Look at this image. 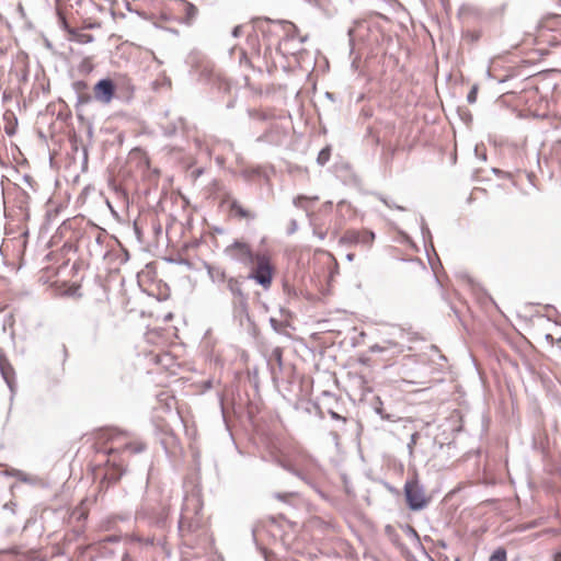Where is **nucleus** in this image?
I'll use <instances>...</instances> for the list:
<instances>
[{"label": "nucleus", "instance_id": "nucleus-28", "mask_svg": "<svg viewBox=\"0 0 561 561\" xmlns=\"http://www.w3.org/2000/svg\"><path fill=\"white\" fill-rule=\"evenodd\" d=\"M314 234L318 236L320 240H323L327 233L324 231L314 230Z\"/></svg>", "mask_w": 561, "mask_h": 561}, {"label": "nucleus", "instance_id": "nucleus-17", "mask_svg": "<svg viewBox=\"0 0 561 561\" xmlns=\"http://www.w3.org/2000/svg\"><path fill=\"white\" fill-rule=\"evenodd\" d=\"M94 99L93 95H91L89 92L79 93L77 94V103L76 106L79 107L81 105H85L92 102Z\"/></svg>", "mask_w": 561, "mask_h": 561}, {"label": "nucleus", "instance_id": "nucleus-9", "mask_svg": "<svg viewBox=\"0 0 561 561\" xmlns=\"http://www.w3.org/2000/svg\"><path fill=\"white\" fill-rule=\"evenodd\" d=\"M229 209L231 215L238 219L252 221L257 217L255 211L244 208L237 199H231Z\"/></svg>", "mask_w": 561, "mask_h": 561}, {"label": "nucleus", "instance_id": "nucleus-22", "mask_svg": "<svg viewBox=\"0 0 561 561\" xmlns=\"http://www.w3.org/2000/svg\"><path fill=\"white\" fill-rule=\"evenodd\" d=\"M328 413L331 415V417L335 421H346L345 417L341 416L337 412H335L333 409L328 408Z\"/></svg>", "mask_w": 561, "mask_h": 561}, {"label": "nucleus", "instance_id": "nucleus-26", "mask_svg": "<svg viewBox=\"0 0 561 561\" xmlns=\"http://www.w3.org/2000/svg\"><path fill=\"white\" fill-rule=\"evenodd\" d=\"M274 496H275V499H277L279 501H286V499L291 496V494L290 493H275Z\"/></svg>", "mask_w": 561, "mask_h": 561}, {"label": "nucleus", "instance_id": "nucleus-29", "mask_svg": "<svg viewBox=\"0 0 561 561\" xmlns=\"http://www.w3.org/2000/svg\"><path fill=\"white\" fill-rule=\"evenodd\" d=\"M416 437H417V434H416V433H414V434H412V435H411V442H410V444H409V447H410V448L412 447V445H414V444L416 443Z\"/></svg>", "mask_w": 561, "mask_h": 561}, {"label": "nucleus", "instance_id": "nucleus-6", "mask_svg": "<svg viewBox=\"0 0 561 561\" xmlns=\"http://www.w3.org/2000/svg\"><path fill=\"white\" fill-rule=\"evenodd\" d=\"M375 240V233L370 230H355L351 229L344 232L340 238V243L347 245H363L370 248Z\"/></svg>", "mask_w": 561, "mask_h": 561}, {"label": "nucleus", "instance_id": "nucleus-23", "mask_svg": "<svg viewBox=\"0 0 561 561\" xmlns=\"http://www.w3.org/2000/svg\"><path fill=\"white\" fill-rule=\"evenodd\" d=\"M126 448L130 449L133 453H141L145 449V445H142V444H138V445L128 444V445H126Z\"/></svg>", "mask_w": 561, "mask_h": 561}, {"label": "nucleus", "instance_id": "nucleus-31", "mask_svg": "<svg viewBox=\"0 0 561 561\" xmlns=\"http://www.w3.org/2000/svg\"><path fill=\"white\" fill-rule=\"evenodd\" d=\"M354 257H355V254H354V253H348V254L346 255V260H347V261H350V262H352V261L354 260Z\"/></svg>", "mask_w": 561, "mask_h": 561}, {"label": "nucleus", "instance_id": "nucleus-24", "mask_svg": "<svg viewBox=\"0 0 561 561\" xmlns=\"http://www.w3.org/2000/svg\"><path fill=\"white\" fill-rule=\"evenodd\" d=\"M273 357L278 362V364H282V350L279 347H276L272 352Z\"/></svg>", "mask_w": 561, "mask_h": 561}, {"label": "nucleus", "instance_id": "nucleus-38", "mask_svg": "<svg viewBox=\"0 0 561 561\" xmlns=\"http://www.w3.org/2000/svg\"><path fill=\"white\" fill-rule=\"evenodd\" d=\"M410 531H411L414 536H417V534H416L415 529H413V528H411V527H410Z\"/></svg>", "mask_w": 561, "mask_h": 561}, {"label": "nucleus", "instance_id": "nucleus-16", "mask_svg": "<svg viewBox=\"0 0 561 561\" xmlns=\"http://www.w3.org/2000/svg\"><path fill=\"white\" fill-rule=\"evenodd\" d=\"M507 560V553L504 548H497L492 552V554L489 558V561H506Z\"/></svg>", "mask_w": 561, "mask_h": 561}, {"label": "nucleus", "instance_id": "nucleus-4", "mask_svg": "<svg viewBox=\"0 0 561 561\" xmlns=\"http://www.w3.org/2000/svg\"><path fill=\"white\" fill-rule=\"evenodd\" d=\"M404 494L407 504L412 511H421L428 504V499L425 496V490L417 480H410L405 482Z\"/></svg>", "mask_w": 561, "mask_h": 561}, {"label": "nucleus", "instance_id": "nucleus-36", "mask_svg": "<svg viewBox=\"0 0 561 561\" xmlns=\"http://www.w3.org/2000/svg\"><path fill=\"white\" fill-rule=\"evenodd\" d=\"M317 408H318V409H319V411H320V416H321V417H324L325 415H324V412H323L322 408H320V407H317Z\"/></svg>", "mask_w": 561, "mask_h": 561}, {"label": "nucleus", "instance_id": "nucleus-34", "mask_svg": "<svg viewBox=\"0 0 561 561\" xmlns=\"http://www.w3.org/2000/svg\"><path fill=\"white\" fill-rule=\"evenodd\" d=\"M8 248H9V244L4 243V241L2 240V255L4 254V250H7Z\"/></svg>", "mask_w": 561, "mask_h": 561}, {"label": "nucleus", "instance_id": "nucleus-10", "mask_svg": "<svg viewBox=\"0 0 561 561\" xmlns=\"http://www.w3.org/2000/svg\"><path fill=\"white\" fill-rule=\"evenodd\" d=\"M206 271H207V274H208L210 280L214 284H221V283L226 284V282L230 277L227 275L226 271L220 266L206 264Z\"/></svg>", "mask_w": 561, "mask_h": 561}, {"label": "nucleus", "instance_id": "nucleus-32", "mask_svg": "<svg viewBox=\"0 0 561 561\" xmlns=\"http://www.w3.org/2000/svg\"><path fill=\"white\" fill-rule=\"evenodd\" d=\"M266 138H267V134H264V135H262V136L257 137V139H256V140H257V141H265V140H266Z\"/></svg>", "mask_w": 561, "mask_h": 561}, {"label": "nucleus", "instance_id": "nucleus-25", "mask_svg": "<svg viewBox=\"0 0 561 561\" xmlns=\"http://www.w3.org/2000/svg\"><path fill=\"white\" fill-rule=\"evenodd\" d=\"M297 228H298L297 221L295 219H291L290 224H289L288 233L291 234V233L296 232Z\"/></svg>", "mask_w": 561, "mask_h": 561}, {"label": "nucleus", "instance_id": "nucleus-30", "mask_svg": "<svg viewBox=\"0 0 561 561\" xmlns=\"http://www.w3.org/2000/svg\"><path fill=\"white\" fill-rule=\"evenodd\" d=\"M105 541H108V542H115L117 541V538L115 536H110L105 539Z\"/></svg>", "mask_w": 561, "mask_h": 561}, {"label": "nucleus", "instance_id": "nucleus-40", "mask_svg": "<svg viewBox=\"0 0 561 561\" xmlns=\"http://www.w3.org/2000/svg\"><path fill=\"white\" fill-rule=\"evenodd\" d=\"M229 422H226L227 428L230 431Z\"/></svg>", "mask_w": 561, "mask_h": 561}, {"label": "nucleus", "instance_id": "nucleus-14", "mask_svg": "<svg viewBox=\"0 0 561 561\" xmlns=\"http://www.w3.org/2000/svg\"><path fill=\"white\" fill-rule=\"evenodd\" d=\"M182 2L184 4L185 10L184 21L185 23L191 24L197 15V8L193 3H190L185 0H182Z\"/></svg>", "mask_w": 561, "mask_h": 561}, {"label": "nucleus", "instance_id": "nucleus-37", "mask_svg": "<svg viewBox=\"0 0 561 561\" xmlns=\"http://www.w3.org/2000/svg\"><path fill=\"white\" fill-rule=\"evenodd\" d=\"M556 561H561V552L556 554Z\"/></svg>", "mask_w": 561, "mask_h": 561}, {"label": "nucleus", "instance_id": "nucleus-33", "mask_svg": "<svg viewBox=\"0 0 561 561\" xmlns=\"http://www.w3.org/2000/svg\"><path fill=\"white\" fill-rule=\"evenodd\" d=\"M16 474L19 476V478H20L22 481H26V480H27V479H26V477H25V474H23L22 472H20V471H19Z\"/></svg>", "mask_w": 561, "mask_h": 561}, {"label": "nucleus", "instance_id": "nucleus-35", "mask_svg": "<svg viewBox=\"0 0 561 561\" xmlns=\"http://www.w3.org/2000/svg\"><path fill=\"white\" fill-rule=\"evenodd\" d=\"M353 33H354V28H350V30H348V32H347V34H348V36H350V38H351V39H352V37H353Z\"/></svg>", "mask_w": 561, "mask_h": 561}, {"label": "nucleus", "instance_id": "nucleus-5", "mask_svg": "<svg viewBox=\"0 0 561 561\" xmlns=\"http://www.w3.org/2000/svg\"><path fill=\"white\" fill-rule=\"evenodd\" d=\"M225 253L233 261L244 266H252L259 254L253 253L251 247L247 242L234 241L225 249Z\"/></svg>", "mask_w": 561, "mask_h": 561}, {"label": "nucleus", "instance_id": "nucleus-21", "mask_svg": "<svg viewBox=\"0 0 561 561\" xmlns=\"http://www.w3.org/2000/svg\"><path fill=\"white\" fill-rule=\"evenodd\" d=\"M379 199L389 208H396L398 210H405L404 207L397 205L394 203L389 202L386 197L379 195Z\"/></svg>", "mask_w": 561, "mask_h": 561}, {"label": "nucleus", "instance_id": "nucleus-19", "mask_svg": "<svg viewBox=\"0 0 561 561\" xmlns=\"http://www.w3.org/2000/svg\"><path fill=\"white\" fill-rule=\"evenodd\" d=\"M72 89L75 90L76 94L88 92L89 85L83 80H78L72 83Z\"/></svg>", "mask_w": 561, "mask_h": 561}, {"label": "nucleus", "instance_id": "nucleus-15", "mask_svg": "<svg viewBox=\"0 0 561 561\" xmlns=\"http://www.w3.org/2000/svg\"><path fill=\"white\" fill-rule=\"evenodd\" d=\"M373 408L377 415L381 419H389V414L385 412L383 403L380 401L379 397L374 398Z\"/></svg>", "mask_w": 561, "mask_h": 561}, {"label": "nucleus", "instance_id": "nucleus-18", "mask_svg": "<svg viewBox=\"0 0 561 561\" xmlns=\"http://www.w3.org/2000/svg\"><path fill=\"white\" fill-rule=\"evenodd\" d=\"M330 157H331V148L325 147L319 152L317 162L320 165H324L330 160Z\"/></svg>", "mask_w": 561, "mask_h": 561}, {"label": "nucleus", "instance_id": "nucleus-2", "mask_svg": "<svg viewBox=\"0 0 561 561\" xmlns=\"http://www.w3.org/2000/svg\"><path fill=\"white\" fill-rule=\"evenodd\" d=\"M202 504L198 499L186 497L179 519V531L182 536L192 534L202 527Z\"/></svg>", "mask_w": 561, "mask_h": 561}, {"label": "nucleus", "instance_id": "nucleus-11", "mask_svg": "<svg viewBox=\"0 0 561 561\" xmlns=\"http://www.w3.org/2000/svg\"><path fill=\"white\" fill-rule=\"evenodd\" d=\"M2 119L5 122L4 130L9 136H12L16 131L18 127V118L15 117L14 113L11 111H5L2 114Z\"/></svg>", "mask_w": 561, "mask_h": 561}, {"label": "nucleus", "instance_id": "nucleus-3", "mask_svg": "<svg viewBox=\"0 0 561 561\" xmlns=\"http://www.w3.org/2000/svg\"><path fill=\"white\" fill-rule=\"evenodd\" d=\"M255 266L251 270L247 279H253L264 289H268L272 285L274 267L268 256L264 254L257 255L254 260Z\"/></svg>", "mask_w": 561, "mask_h": 561}, {"label": "nucleus", "instance_id": "nucleus-13", "mask_svg": "<svg viewBox=\"0 0 561 561\" xmlns=\"http://www.w3.org/2000/svg\"><path fill=\"white\" fill-rule=\"evenodd\" d=\"M270 324L276 333L286 335V336L289 335L287 332V328L289 327V321L287 319L278 320L274 317H271Z\"/></svg>", "mask_w": 561, "mask_h": 561}, {"label": "nucleus", "instance_id": "nucleus-12", "mask_svg": "<svg viewBox=\"0 0 561 561\" xmlns=\"http://www.w3.org/2000/svg\"><path fill=\"white\" fill-rule=\"evenodd\" d=\"M11 370H12V368H11L10 364L2 356V368H1L2 379L5 381L10 391L13 393L14 387H15V381H14V378L11 376Z\"/></svg>", "mask_w": 561, "mask_h": 561}, {"label": "nucleus", "instance_id": "nucleus-8", "mask_svg": "<svg viewBox=\"0 0 561 561\" xmlns=\"http://www.w3.org/2000/svg\"><path fill=\"white\" fill-rule=\"evenodd\" d=\"M348 381L351 387L357 391L359 398L371 391L368 380L362 374H350Z\"/></svg>", "mask_w": 561, "mask_h": 561}, {"label": "nucleus", "instance_id": "nucleus-39", "mask_svg": "<svg viewBox=\"0 0 561 561\" xmlns=\"http://www.w3.org/2000/svg\"><path fill=\"white\" fill-rule=\"evenodd\" d=\"M280 312L288 314V311H285L284 309H280Z\"/></svg>", "mask_w": 561, "mask_h": 561}, {"label": "nucleus", "instance_id": "nucleus-20", "mask_svg": "<svg viewBox=\"0 0 561 561\" xmlns=\"http://www.w3.org/2000/svg\"><path fill=\"white\" fill-rule=\"evenodd\" d=\"M478 85H473L467 95L468 103L472 104L477 101Z\"/></svg>", "mask_w": 561, "mask_h": 561}, {"label": "nucleus", "instance_id": "nucleus-27", "mask_svg": "<svg viewBox=\"0 0 561 561\" xmlns=\"http://www.w3.org/2000/svg\"><path fill=\"white\" fill-rule=\"evenodd\" d=\"M242 33V26L241 25H237L233 27L232 30V36L233 37H239Z\"/></svg>", "mask_w": 561, "mask_h": 561}, {"label": "nucleus", "instance_id": "nucleus-1", "mask_svg": "<svg viewBox=\"0 0 561 561\" xmlns=\"http://www.w3.org/2000/svg\"><path fill=\"white\" fill-rule=\"evenodd\" d=\"M245 279V276H231L226 282V288L231 295L232 316L239 321L240 325H243L244 321H251L249 313V295L243 290Z\"/></svg>", "mask_w": 561, "mask_h": 561}, {"label": "nucleus", "instance_id": "nucleus-7", "mask_svg": "<svg viewBox=\"0 0 561 561\" xmlns=\"http://www.w3.org/2000/svg\"><path fill=\"white\" fill-rule=\"evenodd\" d=\"M115 95V84L112 79L104 78L99 80L93 88L94 100L101 104L107 105Z\"/></svg>", "mask_w": 561, "mask_h": 561}]
</instances>
